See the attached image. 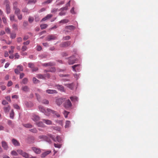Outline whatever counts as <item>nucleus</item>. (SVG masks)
Segmentation results:
<instances>
[{
    "mask_svg": "<svg viewBox=\"0 0 158 158\" xmlns=\"http://www.w3.org/2000/svg\"><path fill=\"white\" fill-rule=\"evenodd\" d=\"M42 103L45 104H49V101L46 99H44L42 101Z\"/></svg>",
    "mask_w": 158,
    "mask_h": 158,
    "instance_id": "42",
    "label": "nucleus"
},
{
    "mask_svg": "<svg viewBox=\"0 0 158 158\" xmlns=\"http://www.w3.org/2000/svg\"><path fill=\"white\" fill-rule=\"evenodd\" d=\"M25 104L28 107H31L32 106V103L30 102H26Z\"/></svg>",
    "mask_w": 158,
    "mask_h": 158,
    "instance_id": "39",
    "label": "nucleus"
},
{
    "mask_svg": "<svg viewBox=\"0 0 158 158\" xmlns=\"http://www.w3.org/2000/svg\"><path fill=\"white\" fill-rule=\"evenodd\" d=\"M28 67L32 69L33 71H36L38 70V68L37 67L35 68L34 65L32 63H29L28 64Z\"/></svg>",
    "mask_w": 158,
    "mask_h": 158,
    "instance_id": "11",
    "label": "nucleus"
},
{
    "mask_svg": "<svg viewBox=\"0 0 158 158\" xmlns=\"http://www.w3.org/2000/svg\"><path fill=\"white\" fill-rule=\"evenodd\" d=\"M70 124V122L69 121H66L65 125V128H67L69 127V125Z\"/></svg>",
    "mask_w": 158,
    "mask_h": 158,
    "instance_id": "36",
    "label": "nucleus"
},
{
    "mask_svg": "<svg viewBox=\"0 0 158 158\" xmlns=\"http://www.w3.org/2000/svg\"><path fill=\"white\" fill-rule=\"evenodd\" d=\"M2 147L5 150H7L8 148V146L6 142L5 141H3L2 142Z\"/></svg>",
    "mask_w": 158,
    "mask_h": 158,
    "instance_id": "18",
    "label": "nucleus"
},
{
    "mask_svg": "<svg viewBox=\"0 0 158 158\" xmlns=\"http://www.w3.org/2000/svg\"><path fill=\"white\" fill-rule=\"evenodd\" d=\"M13 85V82L11 81H9L7 83V86L8 87L11 86Z\"/></svg>",
    "mask_w": 158,
    "mask_h": 158,
    "instance_id": "52",
    "label": "nucleus"
},
{
    "mask_svg": "<svg viewBox=\"0 0 158 158\" xmlns=\"http://www.w3.org/2000/svg\"><path fill=\"white\" fill-rule=\"evenodd\" d=\"M56 37L54 35H49L47 38V40L50 41L51 40H55L56 39Z\"/></svg>",
    "mask_w": 158,
    "mask_h": 158,
    "instance_id": "15",
    "label": "nucleus"
},
{
    "mask_svg": "<svg viewBox=\"0 0 158 158\" xmlns=\"http://www.w3.org/2000/svg\"><path fill=\"white\" fill-rule=\"evenodd\" d=\"M39 108L40 110V111L44 113V114H45L46 112V110H45L42 106H39Z\"/></svg>",
    "mask_w": 158,
    "mask_h": 158,
    "instance_id": "25",
    "label": "nucleus"
},
{
    "mask_svg": "<svg viewBox=\"0 0 158 158\" xmlns=\"http://www.w3.org/2000/svg\"><path fill=\"white\" fill-rule=\"evenodd\" d=\"M55 65V63L53 62H50L47 63H44L42 64V65L43 66H51L54 65Z\"/></svg>",
    "mask_w": 158,
    "mask_h": 158,
    "instance_id": "21",
    "label": "nucleus"
},
{
    "mask_svg": "<svg viewBox=\"0 0 158 158\" xmlns=\"http://www.w3.org/2000/svg\"><path fill=\"white\" fill-rule=\"evenodd\" d=\"M15 10V13L16 15H18L20 14V10L18 8H16L15 9H14Z\"/></svg>",
    "mask_w": 158,
    "mask_h": 158,
    "instance_id": "30",
    "label": "nucleus"
},
{
    "mask_svg": "<svg viewBox=\"0 0 158 158\" xmlns=\"http://www.w3.org/2000/svg\"><path fill=\"white\" fill-rule=\"evenodd\" d=\"M34 20V19L33 18L30 17L29 18L28 21L29 22L31 23Z\"/></svg>",
    "mask_w": 158,
    "mask_h": 158,
    "instance_id": "58",
    "label": "nucleus"
},
{
    "mask_svg": "<svg viewBox=\"0 0 158 158\" xmlns=\"http://www.w3.org/2000/svg\"><path fill=\"white\" fill-rule=\"evenodd\" d=\"M15 59H18L19 58L20 56L17 53H15L14 55Z\"/></svg>",
    "mask_w": 158,
    "mask_h": 158,
    "instance_id": "38",
    "label": "nucleus"
},
{
    "mask_svg": "<svg viewBox=\"0 0 158 158\" xmlns=\"http://www.w3.org/2000/svg\"><path fill=\"white\" fill-rule=\"evenodd\" d=\"M67 86L69 88L72 89L73 87V84H69Z\"/></svg>",
    "mask_w": 158,
    "mask_h": 158,
    "instance_id": "54",
    "label": "nucleus"
},
{
    "mask_svg": "<svg viewBox=\"0 0 158 158\" xmlns=\"http://www.w3.org/2000/svg\"><path fill=\"white\" fill-rule=\"evenodd\" d=\"M63 105L66 109L70 108L72 106V104L69 99L65 101Z\"/></svg>",
    "mask_w": 158,
    "mask_h": 158,
    "instance_id": "4",
    "label": "nucleus"
},
{
    "mask_svg": "<svg viewBox=\"0 0 158 158\" xmlns=\"http://www.w3.org/2000/svg\"><path fill=\"white\" fill-rule=\"evenodd\" d=\"M9 3L10 2L8 0H6L4 2V4L6 5V12L7 14L10 13V8L9 6Z\"/></svg>",
    "mask_w": 158,
    "mask_h": 158,
    "instance_id": "3",
    "label": "nucleus"
},
{
    "mask_svg": "<svg viewBox=\"0 0 158 158\" xmlns=\"http://www.w3.org/2000/svg\"><path fill=\"white\" fill-rule=\"evenodd\" d=\"M2 19L3 23L5 24L6 23V19L4 16L2 17Z\"/></svg>",
    "mask_w": 158,
    "mask_h": 158,
    "instance_id": "59",
    "label": "nucleus"
},
{
    "mask_svg": "<svg viewBox=\"0 0 158 158\" xmlns=\"http://www.w3.org/2000/svg\"><path fill=\"white\" fill-rule=\"evenodd\" d=\"M69 22V20L67 19H64L61 20L59 22L60 23H68Z\"/></svg>",
    "mask_w": 158,
    "mask_h": 158,
    "instance_id": "33",
    "label": "nucleus"
},
{
    "mask_svg": "<svg viewBox=\"0 0 158 158\" xmlns=\"http://www.w3.org/2000/svg\"><path fill=\"white\" fill-rule=\"evenodd\" d=\"M22 11H23V12H27L28 13H29V12H28V9H27V8H24L22 10Z\"/></svg>",
    "mask_w": 158,
    "mask_h": 158,
    "instance_id": "64",
    "label": "nucleus"
},
{
    "mask_svg": "<svg viewBox=\"0 0 158 158\" xmlns=\"http://www.w3.org/2000/svg\"><path fill=\"white\" fill-rule=\"evenodd\" d=\"M65 29L66 30V31L67 32H69L68 30L72 31L74 30L75 27L73 25L67 26L65 27Z\"/></svg>",
    "mask_w": 158,
    "mask_h": 158,
    "instance_id": "13",
    "label": "nucleus"
},
{
    "mask_svg": "<svg viewBox=\"0 0 158 158\" xmlns=\"http://www.w3.org/2000/svg\"><path fill=\"white\" fill-rule=\"evenodd\" d=\"M77 61V59L74 56H72L69 58L68 63L69 64H72L75 63Z\"/></svg>",
    "mask_w": 158,
    "mask_h": 158,
    "instance_id": "6",
    "label": "nucleus"
},
{
    "mask_svg": "<svg viewBox=\"0 0 158 158\" xmlns=\"http://www.w3.org/2000/svg\"><path fill=\"white\" fill-rule=\"evenodd\" d=\"M11 154L12 155L15 156H18V153L15 151H13L11 152Z\"/></svg>",
    "mask_w": 158,
    "mask_h": 158,
    "instance_id": "50",
    "label": "nucleus"
},
{
    "mask_svg": "<svg viewBox=\"0 0 158 158\" xmlns=\"http://www.w3.org/2000/svg\"><path fill=\"white\" fill-rule=\"evenodd\" d=\"M43 121L47 125H50L52 124V122L51 120L48 119H43Z\"/></svg>",
    "mask_w": 158,
    "mask_h": 158,
    "instance_id": "23",
    "label": "nucleus"
},
{
    "mask_svg": "<svg viewBox=\"0 0 158 158\" xmlns=\"http://www.w3.org/2000/svg\"><path fill=\"white\" fill-rule=\"evenodd\" d=\"M15 47L13 46H11L10 47L11 50L9 51V53L10 54H13L14 52V50Z\"/></svg>",
    "mask_w": 158,
    "mask_h": 158,
    "instance_id": "32",
    "label": "nucleus"
},
{
    "mask_svg": "<svg viewBox=\"0 0 158 158\" xmlns=\"http://www.w3.org/2000/svg\"><path fill=\"white\" fill-rule=\"evenodd\" d=\"M17 69L19 70V71H23V67L21 65H18L17 66Z\"/></svg>",
    "mask_w": 158,
    "mask_h": 158,
    "instance_id": "49",
    "label": "nucleus"
},
{
    "mask_svg": "<svg viewBox=\"0 0 158 158\" xmlns=\"http://www.w3.org/2000/svg\"><path fill=\"white\" fill-rule=\"evenodd\" d=\"M35 125L39 127H44L46 126L41 121L37 122L35 123Z\"/></svg>",
    "mask_w": 158,
    "mask_h": 158,
    "instance_id": "12",
    "label": "nucleus"
},
{
    "mask_svg": "<svg viewBox=\"0 0 158 158\" xmlns=\"http://www.w3.org/2000/svg\"><path fill=\"white\" fill-rule=\"evenodd\" d=\"M18 16V19L19 20H21L22 18V15L20 14L17 15Z\"/></svg>",
    "mask_w": 158,
    "mask_h": 158,
    "instance_id": "61",
    "label": "nucleus"
},
{
    "mask_svg": "<svg viewBox=\"0 0 158 158\" xmlns=\"http://www.w3.org/2000/svg\"><path fill=\"white\" fill-rule=\"evenodd\" d=\"M0 88L2 91L5 90L6 89V87L4 85L0 86Z\"/></svg>",
    "mask_w": 158,
    "mask_h": 158,
    "instance_id": "47",
    "label": "nucleus"
},
{
    "mask_svg": "<svg viewBox=\"0 0 158 158\" xmlns=\"http://www.w3.org/2000/svg\"><path fill=\"white\" fill-rule=\"evenodd\" d=\"M71 44L70 41H67L62 43L60 45V46L62 47L65 48L70 46Z\"/></svg>",
    "mask_w": 158,
    "mask_h": 158,
    "instance_id": "8",
    "label": "nucleus"
},
{
    "mask_svg": "<svg viewBox=\"0 0 158 158\" xmlns=\"http://www.w3.org/2000/svg\"><path fill=\"white\" fill-rule=\"evenodd\" d=\"M80 66V64H77L73 66L72 67L73 69V70L77 72L79 71Z\"/></svg>",
    "mask_w": 158,
    "mask_h": 158,
    "instance_id": "10",
    "label": "nucleus"
},
{
    "mask_svg": "<svg viewBox=\"0 0 158 158\" xmlns=\"http://www.w3.org/2000/svg\"><path fill=\"white\" fill-rule=\"evenodd\" d=\"M2 104L3 105H6L8 104V102L5 100H3L2 102Z\"/></svg>",
    "mask_w": 158,
    "mask_h": 158,
    "instance_id": "60",
    "label": "nucleus"
},
{
    "mask_svg": "<svg viewBox=\"0 0 158 158\" xmlns=\"http://www.w3.org/2000/svg\"><path fill=\"white\" fill-rule=\"evenodd\" d=\"M28 82V79L27 78H24L22 81L20 83L21 84H26Z\"/></svg>",
    "mask_w": 158,
    "mask_h": 158,
    "instance_id": "28",
    "label": "nucleus"
},
{
    "mask_svg": "<svg viewBox=\"0 0 158 158\" xmlns=\"http://www.w3.org/2000/svg\"><path fill=\"white\" fill-rule=\"evenodd\" d=\"M22 90L25 92H28L29 91V87L27 85L23 86L21 88Z\"/></svg>",
    "mask_w": 158,
    "mask_h": 158,
    "instance_id": "20",
    "label": "nucleus"
},
{
    "mask_svg": "<svg viewBox=\"0 0 158 158\" xmlns=\"http://www.w3.org/2000/svg\"><path fill=\"white\" fill-rule=\"evenodd\" d=\"M48 25L46 24H43L40 25V27L41 29H44L47 28Z\"/></svg>",
    "mask_w": 158,
    "mask_h": 158,
    "instance_id": "35",
    "label": "nucleus"
},
{
    "mask_svg": "<svg viewBox=\"0 0 158 158\" xmlns=\"http://www.w3.org/2000/svg\"><path fill=\"white\" fill-rule=\"evenodd\" d=\"M70 98L72 102H75L78 101V98L76 96L70 97Z\"/></svg>",
    "mask_w": 158,
    "mask_h": 158,
    "instance_id": "29",
    "label": "nucleus"
},
{
    "mask_svg": "<svg viewBox=\"0 0 158 158\" xmlns=\"http://www.w3.org/2000/svg\"><path fill=\"white\" fill-rule=\"evenodd\" d=\"M12 142L15 146H19L20 145V143L17 140L14 139H12Z\"/></svg>",
    "mask_w": 158,
    "mask_h": 158,
    "instance_id": "17",
    "label": "nucleus"
},
{
    "mask_svg": "<svg viewBox=\"0 0 158 158\" xmlns=\"http://www.w3.org/2000/svg\"><path fill=\"white\" fill-rule=\"evenodd\" d=\"M56 140L59 143H61L62 141V139L59 136H57L56 137Z\"/></svg>",
    "mask_w": 158,
    "mask_h": 158,
    "instance_id": "31",
    "label": "nucleus"
},
{
    "mask_svg": "<svg viewBox=\"0 0 158 158\" xmlns=\"http://www.w3.org/2000/svg\"><path fill=\"white\" fill-rule=\"evenodd\" d=\"M32 150L36 153L40 154L41 152L40 149L38 148H36L35 147H32L31 148Z\"/></svg>",
    "mask_w": 158,
    "mask_h": 158,
    "instance_id": "14",
    "label": "nucleus"
},
{
    "mask_svg": "<svg viewBox=\"0 0 158 158\" xmlns=\"http://www.w3.org/2000/svg\"><path fill=\"white\" fill-rule=\"evenodd\" d=\"M10 107L8 106L7 107H5L3 108L4 112L5 113L8 112L10 110Z\"/></svg>",
    "mask_w": 158,
    "mask_h": 158,
    "instance_id": "26",
    "label": "nucleus"
},
{
    "mask_svg": "<svg viewBox=\"0 0 158 158\" xmlns=\"http://www.w3.org/2000/svg\"><path fill=\"white\" fill-rule=\"evenodd\" d=\"M51 114L56 115L57 117H59L60 116V114L56 111L50 109L48 108L47 109L45 115L49 116Z\"/></svg>",
    "mask_w": 158,
    "mask_h": 158,
    "instance_id": "1",
    "label": "nucleus"
},
{
    "mask_svg": "<svg viewBox=\"0 0 158 158\" xmlns=\"http://www.w3.org/2000/svg\"><path fill=\"white\" fill-rule=\"evenodd\" d=\"M50 72H54L56 71V69L52 67L49 69Z\"/></svg>",
    "mask_w": 158,
    "mask_h": 158,
    "instance_id": "62",
    "label": "nucleus"
},
{
    "mask_svg": "<svg viewBox=\"0 0 158 158\" xmlns=\"http://www.w3.org/2000/svg\"><path fill=\"white\" fill-rule=\"evenodd\" d=\"M15 16L14 15H11L10 16V19L11 21H15Z\"/></svg>",
    "mask_w": 158,
    "mask_h": 158,
    "instance_id": "43",
    "label": "nucleus"
},
{
    "mask_svg": "<svg viewBox=\"0 0 158 158\" xmlns=\"http://www.w3.org/2000/svg\"><path fill=\"white\" fill-rule=\"evenodd\" d=\"M5 30L7 34H10V28L8 27H6L5 28Z\"/></svg>",
    "mask_w": 158,
    "mask_h": 158,
    "instance_id": "48",
    "label": "nucleus"
},
{
    "mask_svg": "<svg viewBox=\"0 0 158 158\" xmlns=\"http://www.w3.org/2000/svg\"><path fill=\"white\" fill-rule=\"evenodd\" d=\"M51 152V151H48L45 152L43 153L41 155V157H44L48 155Z\"/></svg>",
    "mask_w": 158,
    "mask_h": 158,
    "instance_id": "24",
    "label": "nucleus"
},
{
    "mask_svg": "<svg viewBox=\"0 0 158 158\" xmlns=\"http://www.w3.org/2000/svg\"><path fill=\"white\" fill-rule=\"evenodd\" d=\"M16 37V34L15 33H12L10 35V37L11 38L13 39L15 38Z\"/></svg>",
    "mask_w": 158,
    "mask_h": 158,
    "instance_id": "55",
    "label": "nucleus"
},
{
    "mask_svg": "<svg viewBox=\"0 0 158 158\" xmlns=\"http://www.w3.org/2000/svg\"><path fill=\"white\" fill-rule=\"evenodd\" d=\"M17 152L26 158H29V157L28 154L23 152L22 150L19 149L17 151Z\"/></svg>",
    "mask_w": 158,
    "mask_h": 158,
    "instance_id": "2",
    "label": "nucleus"
},
{
    "mask_svg": "<svg viewBox=\"0 0 158 158\" xmlns=\"http://www.w3.org/2000/svg\"><path fill=\"white\" fill-rule=\"evenodd\" d=\"M30 131L33 133H36L37 132V129L35 128H34L33 129H30L29 130Z\"/></svg>",
    "mask_w": 158,
    "mask_h": 158,
    "instance_id": "40",
    "label": "nucleus"
},
{
    "mask_svg": "<svg viewBox=\"0 0 158 158\" xmlns=\"http://www.w3.org/2000/svg\"><path fill=\"white\" fill-rule=\"evenodd\" d=\"M17 2H15L13 4L14 9L17 8Z\"/></svg>",
    "mask_w": 158,
    "mask_h": 158,
    "instance_id": "53",
    "label": "nucleus"
},
{
    "mask_svg": "<svg viewBox=\"0 0 158 158\" xmlns=\"http://www.w3.org/2000/svg\"><path fill=\"white\" fill-rule=\"evenodd\" d=\"M35 95H36V98H37V100L39 101H40V96L36 93L35 94Z\"/></svg>",
    "mask_w": 158,
    "mask_h": 158,
    "instance_id": "51",
    "label": "nucleus"
},
{
    "mask_svg": "<svg viewBox=\"0 0 158 158\" xmlns=\"http://www.w3.org/2000/svg\"><path fill=\"white\" fill-rule=\"evenodd\" d=\"M56 87L59 90H60V91H64V87L62 85H56Z\"/></svg>",
    "mask_w": 158,
    "mask_h": 158,
    "instance_id": "22",
    "label": "nucleus"
},
{
    "mask_svg": "<svg viewBox=\"0 0 158 158\" xmlns=\"http://www.w3.org/2000/svg\"><path fill=\"white\" fill-rule=\"evenodd\" d=\"M14 107L16 109H17V110L20 109L19 106L17 104H14Z\"/></svg>",
    "mask_w": 158,
    "mask_h": 158,
    "instance_id": "56",
    "label": "nucleus"
},
{
    "mask_svg": "<svg viewBox=\"0 0 158 158\" xmlns=\"http://www.w3.org/2000/svg\"><path fill=\"white\" fill-rule=\"evenodd\" d=\"M69 112L67 111L66 110H64V113L63 114L64 115V117L65 118H67L68 117V115L69 114Z\"/></svg>",
    "mask_w": 158,
    "mask_h": 158,
    "instance_id": "37",
    "label": "nucleus"
},
{
    "mask_svg": "<svg viewBox=\"0 0 158 158\" xmlns=\"http://www.w3.org/2000/svg\"><path fill=\"white\" fill-rule=\"evenodd\" d=\"M38 77L39 78L41 79H44L45 77L44 75H41V74H39L38 76Z\"/></svg>",
    "mask_w": 158,
    "mask_h": 158,
    "instance_id": "46",
    "label": "nucleus"
},
{
    "mask_svg": "<svg viewBox=\"0 0 158 158\" xmlns=\"http://www.w3.org/2000/svg\"><path fill=\"white\" fill-rule=\"evenodd\" d=\"M54 146L55 147L60 148L61 146V145L60 144L54 143Z\"/></svg>",
    "mask_w": 158,
    "mask_h": 158,
    "instance_id": "44",
    "label": "nucleus"
},
{
    "mask_svg": "<svg viewBox=\"0 0 158 158\" xmlns=\"http://www.w3.org/2000/svg\"><path fill=\"white\" fill-rule=\"evenodd\" d=\"M70 37L69 36L67 35L65 37H64L63 39L64 40H68L70 39Z\"/></svg>",
    "mask_w": 158,
    "mask_h": 158,
    "instance_id": "45",
    "label": "nucleus"
},
{
    "mask_svg": "<svg viewBox=\"0 0 158 158\" xmlns=\"http://www.w3.org/2000/svg\"><path fill=\"white\" fill-rule=\"evenodd\" d=\"M31 118L35 123L38 122L40 119L39 116L35 114H33L31 115Z\"/></svg>",
    "mask_w": 158,
    "mask_h": 158,
    "instance_id": "5",
    "label": "nucleus"
},
{
    "mask_svg": "<svg viewBox=\"0 0 158 158\" xmlns=\"http://www.w3.org/2000/svg\"><path fill=\"white\" fill-rule=\"evenodd\" d=\"M27 49V47L25 46H23L22 48V50L23 51H26Z\"/></svg>",
    "mask_w": 158,
    "mask_h": 158,
    "instance_id": "63",
    "label": "nucleus"
},
{
    "mask_svg": "<svg viewBox=\"0 0 158 158\" xmlns=\"http://www.w3.org/2000/svg\"><path fill=\"white\" fill-rule=\"evenodd\" d=\"M46 92L48 94H57V91L53 89H48L46 90Z\"/></svg>",
    "mask_w": 158,
    "mask_h": 158,
    "instance_id": "19",
    "label": "nucleus"
},
{
    "mask_svg": "<svg viewBox=\"0 0 158 158\" xmlns=\"http://www.w3.org/2000/svg\"><path fill=\"white\" fill-rule=\"evenodd\" d=\"M6 99L9 102H11V100L10 96H7L5 97Z\"/></svg>",
    "mask_w": 158,
    "mask_h": 158,
    "instance_id": "57",
    "label": "nucleus"
},
{
    "mask_svg": "<svg viewBox=\"0 0 158 158\" xmlns=\"http://www.w3.org/2000/svg\"><path fill=\"white\" fill-rule=\"evenodd\" d=\"M52 17V15L51 14L48 15L46 16L43 18L41 21V22L45 21L49 19Z\"/></svg>",
    "mask_w": 158,
    "mask_h": 158,
    "instance_id": "16",
    "label": "nucleus"
},
{
    "mask_svg": "<svg viewBox=\"0 0 158 158\" xmlns=\"http://www.w3.org/2000/svg\"><path fill=\"white\" fill-rule=\"evenodd\" d=\"M23 126L26 128H31L33 127L32 125L30 123L23 124Z\"/></svg>",
    "mask_w": 158,
    "mask_h": 158,
    "instance_id": "27",
    "label": "nucleus"
},
{
    "mask_svg": "<svg viewBox=\"0 0 158 158\" xmlns=\"http://www.w3.org/2000/svg\"><path fill=\"white\" fill-rule=\"evenodd\" d=\"M65 100V99L64 98H60L56 99V102L58 106H60Z\"/></svg>",
    "mask_w": 158,
    "mask_h": 158,
    "instance_id": "7",
    "label": "nucleus"
},
{
    "mask_svg": "<svg viewBox=\"0 0 158 158\" xmlns=\"http://www.w3.org/2000/svg\"><path fill=\"white\" fill-rule=\"evenodd\" d=\"M39 138L40 139L45 140L48 142L50 141V139L46 136L45 135H40L39 137Z\"/></svg>",
    "mask_w": 158,
    "mask_h": 158,
    "instance_id": "9",
    "label": "nucleus"
},
{
    "mask_svg": "<svg viewBox=\"0 0 158 158\" xmlns=\"http://www.w3.org/2000/svg\"><path fill=\"white\" fill-rule=\"evenodd\" d=\"M33 81L34 83H37L39 82V81L35 77H33Z\"/></svg>",
    "mask_w": 158,
    "mask_h": 158,
    "instance_id": "41",
    "label": "nucleus"
},
{
    "mask_svg": "<svg viewBox=\"0 0 158 158\" xmlns=\"http://www.w3.org/2000/svg\"><path fill=\"white\" fill-rule=\"evenodd\" d=\"M14 112L13 110H11L10 113V117L12 119H13L14 117Z\"/></svg>",
    "mask_w": 158,
    "mask_h": 158,
    "instance_id": "34",
    "label": "nucleus"
}]
</instances>
